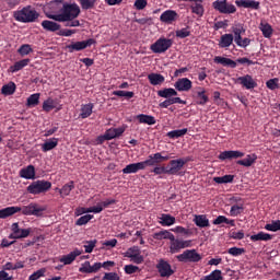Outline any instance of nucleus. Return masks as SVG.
<instances>
[{
    "label": "nucleus",
    "instance_id": "1",
    "mask_svg": "<svg viewBox=\"0 0 280 280\" xmlns=\"http://www.w3.org/2000/svg\"><path fill=\"white\" fill-rule=\"evenodd\" d=\"M59 12L60 13H47L46 16L51 21H57V23L73 21L80 16V5H78V3H65Z\"/></svg>",
    "mask_w": 280,
    "mask_h": 280
},
{
    "label": "nucleus",
    "instance_id": "2",
    "mask_svg": "<svg viewBox=\"0 0 280 280\" xmlns=\"http://www.w3.org/2000/svg\"><path fill=\"white\" fill-rule=\"evenodd\" d=\"M13 16L15 21H19V23H34L38 16H40V14H38L36 10L28 5L20 11H15Z\"/></svg>",
    "mask_w": 280,
    "mask_h": 280
},
{
    "label": "nucleus",
    "instance_id": "3",
    "mask_svg": "<svg viewBox=\"0 0 280 280\" xmlns=\"http://www.w3.org/2000/svg\"><path fill=\"white\" fill-rule=\"evenodd\" d=\"M51 189V182L45 180V179H38L35 182H32L27 188L26 191L28 194H32L33 196H38L40 194H47Z\"/></svg>",
    "mask_w": 280,
    "mask_h": 280
},
{
    "label": "nucleus",
    "instance_id": "4",
    "mask_svg": "<svg viewBox=\"0 0 280 280\" xmlns=\"http://www.w3.org/2000/svg\"><path fill=\"white\" fill-rule=\"evenodd\" d=\"M191 159L189 158H182L177 160H171L168 164L166 165V172L168 176H179L180 175V170L189 163Z\"/></svg>",
    "mask_w": 280,
    "mask_h": 280
},
{
    "label": "nucleus",
    "instance_id": "5",
    "mask_svg": "<svg viewBox=\"0 0 280 280\" xmlns=\"http://www.w3.org/2000/svg\"><path fill=\"white\" fill-rule=\"evenodd\" d=\"M96 44L97 40H95L94 38L78 42L72 40L70 42V44L66 45L65 49L66 51H68V54H74V51H84V49H88V47Z\"/></svg>",
    "mask_w": 280,
    "mask_h": 280
},
{
    "label": "nucleus",
    "instance_id": "6",
    "mask_svg": "<svg viewBox=\"0 0 280 280\" xmlns=\"http://www.w3.org/2000/svg\"><path fill=\"white\" fill-rule=\"evenodd\" d=\"M172 45H174L173 39L160 37L150 46V49L153 54H165V51H167V49H170Z\"/></svg>",
    "mask_w": 280,
    "mask_h": 280
},
{
    "label": "nucleus",
    "instance_id": "7",
    "mask_svg": "<svg viewBox=\"0 0 280 280\" xmlns=\"http://www.w3.org/2000/svg\"><path fill=\"white\" fill-rule=\"evenodd\" d=\"M212 8L220 14H235L237 12V8L229 0H217L212 2Z\"/></svg>",
    "mask_w": 280,
    "mask_h": 280
},
{
    "label": "nucleus",
    "instance_id": "8",
    "mask_svg": "<svg viewBox=\"0 0 280 280\" xmlns=\"http://www.w3.org/2000/svg\"><path fill=\"white\" fill-rule=\"evenodd\" d=\"M183 248H191V241L176 238V236L173 235V240H171L170 244V253L176 255V253H180Z\"/></svg>",
    "mask_w": 280,
    "mask_h": 280
},
{
    "label": "nucleus",
    "instance_id": "9",
    "mask_svg": "<svg viewBox=\"0 0 280 280\" xmlns=\"http://www.w3.org/2000/svg\"><path fill=\"white\" fill-rule=\"evenodd\" d=\"M178 261H184L187 264V261L191 264H198L202 259V256L198 254L196 249H186L183 254L177 256Z\"/></svg>",
    "mask_w": 280,
    "mask_h": 280
},
{
    "label": "nucleus",
    "instance_id": "10",
    "mask_svg": "<svg viewBox=\"0 0 280 280\" xmlns=\"http://www.w3.org/2000/svg\"><path fill=\"white\" fill-rule=\"evenodd\" d=\"M12 234L9 236L10 240H23L25 237H30V233H32V228L21 229L19 223H13L11 225Z\"/></svg>",
    "mask_w": 280,
    "mask_h": 280
},
{
    "label": "nucleus",
    "instance_id": "11",
    "mask_svg": "<svg viewBox=\"0 0 280 280\" xmlns=\"http://www.w3.org/2000/svg\"><path fill=\"white\" fill-rule=\"evenodd\" d=\"M160 277L168 279L174 275V269H172V265L167 262L165 259H160L155 266Z\"/></svg>",
    "mask_w": 280,
    "mask_h": 280
},
{
    "label": "nucleus",
    "instance_id": "12",
    "mask_svg": "<svg viewBox=\"0 0 280 280\" xmlns=\"http://www.w3.org/2000/svg\"><path fill=\"white\" fill-rule=\"evenodd\" d=\"M147 167H150L149 159L142 162L127 165L126 168H122V174H137V172H141V170H145Z\"/></svg>",
    "mask_w": 280,
    "mask_h": 280
},
{
    "label": "nucleus",
    "instance_id": "13",
    "mask_svg": "<svg viewBox=\"0 0 280 280\" xmlns=\"http://www.w3.org/2000/svg\"><path fill=\"white\" fill-rule=\"evenodd\" d=\"M102 269V262H94L91 265V261H84L81 267L79 268V272L83 275H95V272H100Z\"/></svg>",
    "mask_w": 280,
    "mask_h": 280
},
{
    "label": "nucleus",
    "instance_id": "14",
    "mask_svg": "<svg viewBox=\"0 0 280 280\" xmlns=\"http://www.w3.org/2000/svg\"><path fill=\"white\" fill-rule=\"evenodd\" d=\"M23 215H36V218H40L43 215L44 208L38 207L36 203H30L28 206H24L21 208Z\"/></svg>",
    "mask_w": 280,
    "mask_h": 280
},
{
    "label": "nucleus",
    "instance_id": "15",
    "mask_svg": "<svg viewBox=\"0 0 280 280\" xmlns=\"http://www.w3.org/2000/svg\"><path fill=\"white\" fill-rule=\"evenodd\" d=\"M160 21L166 25H173L178 21V13L174 10H166L160 15Z\"/></svg>",
    "mask_w": 280,
    "mask_h": 280
},
{
    "label": "nucleus",
    "instance_id": "16",
    "mask_svg": "<svg viewBox=\"0 0 280 280\" xmlns=\"http://www.w3.org/2000/svg\"><path fill=\"white\" fill-rule=\"evenodd\" d=\"M236 82H237L238 84H242V86H243L244 89H247V91H250V90H253V89H257V82H256L255 79H253V77L249 75V74H246V75H244V77H238V78L236 79Z\"/></svg>",
    "mask_w": 280,
    "mask_h": 280
},
{
    "label": "nucleus",
    "instance_id": "17",
    "mask_svg": "<svg viewBox=\"0 0 280 280\" xmlns=\"http://www.w3.org/2000/svg\"><path fill=\"white\" fill-rule=\"evenodd\" d=\"M191 86H192V82L187 78L178 79L174 83L175 91H179L184 93H188V91H191Z\"/></svg>",
    "mask_w": 280,
    "mask_h": 280
},
{
    "label": "nucleus",
    "instance_id": "18",
    "mask_svg": "<svg viewBox=\"0 0 280 280\" xmlns=\"http://www.w3.org/2000/svg\"><path fill=\"white\" fill-rule=\"evenodd\" d=\"M237 8H245L248 10H259L261 3L257 0H236Z\"/></svg>",
    "mask_w": 280,
    "mask_h": 280
},
{
    "label": "nucleus",
    "instance_id": "19",
    "mask_svg": "<svg viewBox=\"0 0 280 280\" xmlns=\"http://www.w3.org/2000/svg\"><path fill=\"white\" fill-rule=\"evenodd\" d=\"M80 255H82V250L77 248V249L70 252L69 254L63 255L60 258V264H63L65 266H69L71 264H73V261H75L77 257H80Z\"/></svg>",
    "mask_w": 280,
    "mask_h": 280
},
{
    "label": "nucleus",
    "instance_id": "20",
    "mask_svg": "<svg viewBox=\"0 0 280 280\" xmlns=\"http://www.w3.org/2000/svg\"><path fill=\"white\" fill-rule=\"evenodd\" d=\"M170 159H172V156L163 155L161 152L151 154L149 155L150 167H154V165H159V163H163V161H170Z\"/></svg>",
    "mask_w": 280,
    "mask_h": 280
},
{
    "label": "nucleus",
    "instance_id": "21",
    "mask_svg": "<svg viewBox=\"0 0 280 280\" xmlns=\"http://www.w3.org/2000/svg\"><path fill=\"white\" fill-rule=\"evenodd\" d=\"M244 156V152L242 151H223L219 154L220 161H231L233 159H242Z\"/></svg>",
    "mask_w": 280,
    "mask_h": 280
},
{
    "label": "nucleus",
    "instance_id": "22",
    "mask_svg": "<svg viewBox=\"0 0 280 280\" xmlns=\"http://www.w3.org/2000/svg\"><path fill=\"white\" fill-rule=\"evenodd\" d=\"M42 27L43 30H45L46 32H60L62 25H60L58 22H56L55 20H44L42 22Z\"/></svg>",
    "mask_w": 280,
    "mask_h": 280
},
{
    "label": "nucleus",
    "instance_id": "23",
    "mask_svg": "<svg viewBox=\"0 0 280 280\" xmlns=\"http://www.w3.org/2000/svg\"><path fill=\"white\" fill-rule=\"evenodd\" d=\"M20 176L26 180H34V178H36V168L34 165H28L20 171Z\"/></svg>",
    "mask_w": 280,
    "mask_h": 280
},
{
    "label": "nucleus",
    "instance_id": "24",
    "mask_svg": "<svg viewBox=\"0 0 280 280\" xmlns=\"http://www.w3.org/2000/svg\"><path fill=\"white\" fill-rule=\"evenodd\" d=\"M213 60L217 65H222L223 67H230V69H235L237 67V61L226 57L217 56L214 57Z\"/></svg>",
    "mask_w": 280,
    "mask_h": 280
},
{
    "label": "nucleus",
    "instance_id": "25",
    "mask_svg": "<svg viewBox=\"0 0 280 280\" xmlns=\"http://www.w3.org/2000/svg\"><path fill=\"white\" fill-rule=\"evenodd\" d=\"M14 213H21V207L11 206L0 210V220H5V218H10L14 215Z\"/></svg>",
    "mask_w": 280,
    "mask_h": 280
},
{
    "label": "nucleus",
    "instance_id": "26",
    "mask_svg": "<svg viewBox=\"0 0 280 280\" xmlns=\"http://www.w3.org/2000/svg\"><path fill=\"white\" fill-rule=\"evenodd\" d=\"M255 163H257V154L255 153L247 154L245 159L236 161V164L243 167H253Z\"/></svg>",
    "mask_w": 280,
    "mask_h": 280
},
{
    "label": "nucleus",
    "instance_id": "27",
    "mask_svg": "<svg viewBox=\"0 0 280 280\" xmlns=\"http://www.w3.org/2000/svg\"><path fill=\"white\" fill-rule=\"evenodd\" d=\"M93 108H95V105L93 103L82 104L79 117L81 119H88V117H91V115H93Z\"/></svg>",
    "mask_w": 280,
    "mask_h": 280
},
{
    "label": "nucleus",
    "instance_id": "28",
    "mask_svg": "<svg viewBox=\"0 0 280 280\" xmlns=\"http://www.w3.org/2000/svg\"><path fill=\"white\" fill-rule=\"evenodd\" d=\"M233 40H235L233 34H223L219 40V47L226 49L233 45Z\"/></svg>",
    "mask_w": 280,
    "mask_h": 280
},
{
    "label": "nucleus",
    "instance_id": "29",
    "mask_svg": "<svg viewBox=\"0 0 280 280\" xmlns=\"http://www.w3.org/2000/svg\"><path fill=\"white\" fill-rule=\"evenodd\" d=\"M194 222L199 229H207L211 226V224L209 223V219H207V215L205 214H196L194 218Z\"/></svg>",
    "mask_w": 280,
    "mask_h": 280
},
{
    "label": "nucleus",
    "instance_id": "30",
    "mask_svg": "<svg viewBox=\"0 0 280 280\" xmlns=\"http://www.w3.org/2000/svg\"><path fill=\"white\" fill-rule=\"evenodd\" d=\"M183 1H190L195 3L190 7L192 14H197V16H202V14H205V7H202V0H183Z\"/></svg>",
    "mask_w": 280,
    "mask_h": 280
},
{
    "label": "nucleus",
    "instance_id": "31",
    "mask_svg": "<svg viewBox=\"0 0 280 280\" xmlns=\"http://www.w3.org/2000/svg\"><path fill=\"white\" fill-rule=\"evenodd\" d=\"M148 80L152 86H159L165 82V77L161 73H150L148 74Z\"/></svg>",
    "mask_w": 280,
    "mask_h": 280
},
{
    "label": "nucleus",
    "instance_id": "32",
    "mask_svg": "<svg viewBox=\"0 0 280 280\" xmlns=\"http://www.w3.org/2000/svg\"><path fill=\"white\" fill-rule=\"evenodd\" d=\"M159 220L161 226H172L176 224V218L172 217V214L162 213Z\"/></svg>",
    "mask_w": 280,
    "mask_h": 280
},
{
    "label": "nucleus",
    "instance_id": "33",
    "mask_svg": "<svg viewBox=\"0 0 280 280\" xmlns=\"http://www.w3.org/2000/svg\"><path fill=\"white\" fill-rule=\"evenodd\" d=\"M176 95H178V92L174 88H165L158 91V96L164 97L165 100H170V97H176Z\"/></svg>",
    "mask_w": 280,
    "mask_h": 280
},
{
    "label": "nucleus",
    "instance_id": "34",
    "mask_svg": "<svg viewBox=\"0 0 280 280\" xmlns=\"http://www.w3.org/2000/svg\"><path fill=\"white\" fill-rule=\"evenodd\" d=\"M40 104V93L31 94L26 100L27 108H36Z\"/></svg>",
    "mask_w": 280,
    "mask_h": 280
},
{
    "label": "nucleus",
    "instance_id": "35",
    "mask_svg": "<svg viewBox=\"0 0 280 280\" xmlns=\"http://www.w3.org/2000/svg\"><path fill=\"white\" fill-rule=\"evenodd\" d=\"M136 119L139 121V124H147L148 126H154V124H156V118H154V116L145 114L137 115Z\"/></svg>",
    "mask_w": 280,
    "mask_h": 280
},
{
    "label": "nucleus",
    "instance_id": "36",
    "mask_svg": "<svg viewBox=\"0 0 280 280\" xmlns=\"http://www.w3.org/2000/svg\"><path fill=\"white\" fill-rule=\"evenodd\" d=\"M58 107V100H54L51 97H48L46 101L43 103V110L45 113H51L54 108Z\"/></svg>",
    "mask_w": 280,
    "mask_h": 280
},
{
    "label": "nucleus",
    "instance_id": "37",
    "mask_svg": "<svg viewBox=\"0 0 280 280\" xmlns=\"http://www.w3.org/2000/svg\"><path fill=\"white\" fill-rule=\"evenodd\" d=\"M73 189H75V184L73 183V180H70L68 184L63 185L59 189V194L62 198H67V196H69V194H71Z\"/></svg>",
    "mask_w": 280,
    "mask_h": 280
},
{
    "label": "nucleus",
    "instance_id": "38",
    "mask_svg": "<svg viewBox=\"0 0 280 280\" xmlns=\"http://www.w3.org/2000/svg\"><path fill=\"white\" fill-rule=\"evenodd\" d=\"M252 242H270L272 235L266 232H259L250 236Z\"/></svg>",
    "mask_w": 280,
    "mask_h": 280
},
{
    "label": "nucleus",
    "instance_id": "39",
    "mask_svg": "<svg viewBox=\"0 0 280 280\" xmlns=\"http://www.w3.org/2000/svg\"><path fill=\"white\" fill-rule=\"evenodd\" d=\"M56 148H58V138H51L42 144V151L44 152H50Z\"/></svg>",
    "mask_w": 280,
    "mask_h": 280
},
{
    "label": "nucleus",
    "instance_id": "40",
    "mask_svg": "<svg viewBox=\"0 0 280 280\" xmlns=\"http://www.w3.org/2000/svg\"><path fill=\"white\" fill-rule=\"evenodd\" d=\"M153 240H158V241H161V240H174V234L167 230H163V231H160V232H155L153 234Z\"/></svg>",
    "mask_w": 280,
    "mask_h": 280
},
{
    "label": "nucleus",
    "instance_id": "41",
    "mask_svg": "<svg viewBox=\"0 0 280 280\" xmlns=\"http://www.w3.org/2000/svg\"><path fill=\"white\" fill-rule=\"evenodd\" d=\"M30 65V59H22L20 61H16L13 66L10 67L11 73H16L18 71H21V69H25Z\"/></svg>",
    "mask_w": 280,
    "mask_h": 280
},
{
    "label": "nucleus",
    "instance_id": "42",
    "mask_svg": "<svg viewBox=\"0 0 280 280\" xmlns=\"http://www.w3.org/2000/svg\"><path fill=\"white\" fill-rule=\"evenodd\" d=\"M212 224H214L215 226L220 224H230V226H235V220L229 219L225 215H219L212 221Z\"/></svg>",
    "mask_w": 280,
    "mask_h": 280
},
{
    "label": "nucleus",
    "instance_id": "43",
    "mask_svg": "<svg viewBox=\"0 0 280 280\" xmlns=\"http://www.w3.org/2000/svg\"><path fill=\"white\" fill-rule=\"evenodd\" d=\"M187 132H188L187 128L176 129V130L168 131L166 133V137H168V139H180V137H185Z\"/></svg>",
    "mask_w": 280,
    "mask_h": 280
},
{
    "label": "nucleus",
    "instance_id": "44",
    "mask_svg": "<svg viewBox=\"0 0 280 280\" xmlns=\"http://www.w3.org/2000/svg\"><path fill=\"white\" fill-rule=\"evenodd\" d=\"M232 32L234 34V43H236L237 40H242V35L246 33V28H244V25L238 24L232 28Z\"/></svg>",
    "mask_w": 280,
    "mask_h": 280
},
{
    "label": "nucleus",
    "instance_id": "45",
    "mask_svg": "<svg viewBox=\"0 0 280 280\" xmlns=\"http://www.w3.org/2000/svg\"><path fill=\"white\" fill-rule=\"evenodd\" d=\"M259 30L265 38H271L273 30L270 24L261 22Z\"/></svg>",
    "mask_w": 280,
    "mask_h": 280
},
{
    "label": "nucleus",
    "instance_id": "46",
    "mask_svg": "<svg viewBox=\"0 0 280 280\" xmlns=\"http://www.w3.org/2000/svg\"><path fill=\"white\" fill-rule=\"evenodd\" d=\"M16 92V84L14 82H10L1 88L2 95H14Z\"/></svg>",
    "mask_w": 280,
    "mask_h": 280
},
{
    "label": "nucleus",
    "instance_id": "47",
    "mask_svg": "<svg viewBox=\"0 0 280 280\" xmlns=\"http://www.w3.org/2000/svg\"><path fill=\"white\" fill-rule=\"evenodd\" d=\"M235 180V175H224L222 177H213V182L218 185H226Z\"/></svg>",
    "mask_w": 280,
    "mask_h": 280
},
{
    "label": "nucleus",
    "instance_id": "48",
    "mask_svg": "<svg viewBox=\"0 0 280 280\" xmlns=\"http://www.w3.org/2000/svg\"><path fill=\"white\" fill-rule=\"evenodd\" d=\"M199 92H197V104L199 105V106H205V104H207V102H209V96H207V94H205V93H207L206 91H205V89H202V88H199Z\"/></svg>",
    "mask_w": 280,
    "mask_h": 280
},
{
    "label": "nucleus",
    "instance_id": "49",
    "mask_svg": "<svg viewBox=\"0 0 280 280\" xmlns=\"http://www.w3.org/2000/svg\"><path fill=\"white\" fill-rule=\"evenodd\" d=\"M203 280H224V277H222V270L215 269L210 275L206 276Z\"/></svg>",
    "mask_w": 280,
    "mask_h": 280
},
{
    "label": "nucleus",
    "instance_id": "50",
    "mask_svg": "<svg viewBox=\"0 0 280 280\" xmlns=\"http://www.w3.org/2000/svg\"><path fill=\"white\" fill-rule=\"evenodd\" d=\"M82 10H93L97 0H79Z\"/></svg>",
    "mask_w": 280,
    "mask_h": 280
},
{
    "label": "nucleus",
    "instance_id": "51",
    "mask_svg": "<svg viewBox=\"0 0 280 280\" xmlns=\"http://www.w3.org/2000/svg\"><path fill=\"white\" fill-rule=\"evenodd\" d=\"M244 212V205H233L230 209V215L232 218H237V215L242 214Z\"/></svg>",
    "mask_w": 280,
    "mask_h": 280
},
{
    "label": "nucleus",
    "instance_id": "52",
    "mask_svg": "<svg viewBox=\"0 0 280 280\" xmlns=\"http://www.w3.org/2000/svg\"><path fill=\"white\" fill-rule=\"evenodd\" d=\"M266 231H271L272 233H277L280 231V220H273L271 223H267L265 225Z\"/></svg>",
    "mask_w": 280,
    "mask_h": 280
},
{
    "label": "nucleus",
    "instance_id": "53",
    "mask_svg": "<svg viewBox=\"0 0 280 280\" xmlns=\"http://www.w3.org/2000/svg\"><path fill=\"white\" fill-rule=\"evenodd\" d=\"M175 36L177 38H188V36H191V31H190V27L187 26V27H184L182 30H177L175 32Z\"/></svg>",
    "mask_w": 280,
    "mask_h": 280
},
{
    "label": "nucleus",
    "instance_id": "54",
    "mask_svg": "<svg viewBox=\"0 0 280 280\" xmlns=\"http://www.w3.org/2000/svg\"><path fill=\"white\" fill-rule=\"evenodd\" d=\"M32 51H34V49L32 48V46L30 44H23L18 49V54H20V56H30V54H32Z\"/></svg>",
    "mask_w": 280,
    "mask_h": 280
},
{
    "label": "nucleus",
    "instance_id": "55",
    "mask_svg": "<svg viewBox=\"0 0 280 280\" xmlns=\"http://www.w3.org/2000/svg\"><path fill=\"white\" fill-rule=\"evenodd\" d=\"M91 220H93V214H85L75 221V225L84 226V224H89V222H91Z\"/></svg>",
    "mask_w": 280,
    "mask_h": 280
},
{
    "label": "nucleus",
    "instance_id": "56",
    "mask_svg": "<svg viewBox=\"0 0 280 280\" xmlns=\"http://www.w3.org/2000/svg\"><path fill=\"white\" fill-rule=\"evenodd\" d=\"M266 86L269 91H277V89H279V78L268 80Z\"/></svg>",
    "mask_w": 280,
    "mask_h": 280
},
{
    "label": "nucleus",
    "instance_id": "57",
    "mask_svg": "<svg viewBox=\"0 0 280 280\" xmlns=\"http://www.w3.org/2000/svg\"><path fill=\"white\" fill-rule=\"evenodd\" d=\"M113 95H116L117 97H127V100H132L135 97V92H127V91H114Z\"/></svg>",
    "mask_w": 280,
    "mask_h": 280
},
{
    "label": "nucleus",
    "instance_id": "58",
    "mask_svg": "<svg viewBox=\"0 0 280 280\" xmlns=\"http://www.w3.org/2000/svg\"><path fill=\"white\" fill-rule=\"evenodd\" d=\"M96 245H97V240L85 241L83 248L85 249V253L91 254L93 253V249L95 248Z\"/></svg>",
    "mask_w": 280,
    "mask_h": 280
},
{
    "label": "nucleus",
    "instance_id": "59",
    "mask_svg": "<svg viewBox=\"0 0 280 280\" xmlns=\"http://www.w3.org/2000/svg\"><path fill=\"white\" fill-rule=\"evenodd\" d=\"M128 258L133 261V264H143V256L138 252H136V255L127 254Z\"/></svg>",
    "mask_w": 280,
    "mask_h": 280
},
{
    "label": "nucleus",
    "instance_id": "60",
    "mask_svg": "<svg viewBox=\"0 0 280 280\" xmlns=\"http://www.w3.org/2000/svg\"><path fill=\"white\" fill-rule=\"evenodd\" d=\"M46 271L47 270L45 268L38 269L28 277V280H38L40 277H45Z\"/></svg>",
    "mask_w": 280,
    "mask_h": 280
},
{
    "label": "nucleus",
    "instance_id": "61",
    "mask_svg": "<svg viewBox=\"0 0 280 280\" xmlns=\"http://www.w3.org/2000/svg\"><path fill=\"white\" fill-rule=\"evenodd\" d=\"M229 255H232V257H240V255H244L245 249L240 247H231L228 250Z\"/></svg>",
    "mask_w": 280,
    "mask_h": 280
},
{
    "label": "nucleus",
    "instance_id": "62",
    "mask_svg": "<svg viewBox=\"0 0 280 280\" xmlns=\"http://www.w3.org/2000/svg\"><path fill=\"white\" fill-rule=\"evenodd\" d=\"M235 43H236L237 47H242L243 49H246V47H248V45H250L252 40H250V38H247V37H245V38L241 37V39H237Z\"/></svg>",
    "mask_w": 280,
    "mask_h": 280
},
{
    "label": "nucleus",
    "instance_id": "63",
    "mask_svg": "<svg viewBox=\"0 0 280 280\" xmlns=\"http://www.w3.org/2000/svg\"><path fill=\"white\" fill-rule=\"evenodd\" d=\"M124 270H125L126 275H135L136 272H139V267H137L135 265H126L124 267Z\"/></svg>",
    "mask_w": 280,
    "mask_h": 280
},
{
    "label": "nucleus",
    "instance_id": "64",
    "mask_svg": "<svg viewBox=\"0 0 280 280\" xmlns=\"http://www.w3.org/2000/svg\"><path fill=\"white\" fill-rule=\"evenodd\" d=\"M102 280H119V276L115 272L105 273Z\"/></svg>",
    "mask_w": 280,
    "mask_h": 280
}]
</instances>
